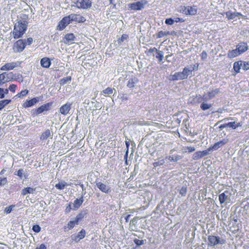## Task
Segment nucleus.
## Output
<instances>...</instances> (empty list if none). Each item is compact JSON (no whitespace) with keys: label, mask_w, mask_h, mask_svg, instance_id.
I'll use <instances>...</instances> for the list:
<instances>
[{"label":"nucleus","mask_w":249,"mask_h":249,"mask_svg":"<svg viewBox=\"0 0 249 249\" xmlns=\"http://www.w3.org/2000/svg\"><path fill=\"white\" fill-rule=\"evenodd\" d=\"M27 24L26 21H20L15 24L13 30L14 38L17 39L22 36L27 30Z\"/></svg>","instance_id":"nucleus-1"},{"label":"nucleus","mask_w":249,"mask_h":249,"mask_svg":"<svg viewBox=\"0 0 249 249\" xmlns=\"http://www.w3.org/2000/svg\"><path fill=\"white\" fill-rule=\"evenodd\" d=\"M148 3L146 0H141L135 2L129 3L128 5V9L133 11H140L144 8L145 6Z\"/></svg>","instance_id":"nucleus-2"},{"label":"nucleus","mask_w":249,"mask_h":249,"mask_svg":"<svg viewBox=\"0 0 249 249\" xmlns=\"http://www.w3.org/2000/svg\"><path fill=\"white\" fill-rule=\"evenodd\" d=\"M74 4L72 6H75L78 9H88L92 5V2L90 0H75Z\"/></svg>","instance_id":"nucleus-3"},{"label":"nucleus","mask_w":249,"mask_h":249,"mask_svg":"<svg viewBox=\"0 0 249 249\" xmlns=\"http://www.w3.org/2000/svg\"><path fill=\"white\" fill-rule=\"evenodd\" d=\"M16 79V74H13V72H4L0 74V86L6 82Z\"/></svg>","instance_id":"nucleus-4"},{"label":"nucleus","mask_w":249,"mask_h":249,"mask_svg":"<svg viewBox=\"0 0 249 249\" xmlns=\"http://www.w3.org/2000/svg\"><path fill=\"white\" fill-rule=\"evenodd\" d=\"M72 106V103L66 102L59 108V112L65 116L70 114L73 112Z\"/></svg>","instance_id":"nucleus-5"},{"label":"nucleus","mask_w":249,"mask_h":249,"mask_svg":"<svg viewBox=\"0 0 249 249\" xmlns=\"http://www.w3.org/2000/svg\"><path fill=\"white\" fill-rule=\"evenodd\" d=\"M220 93V89H213L210 91L208 92L207 94H204L203 96V98L201 97H199L198 98V102H200L202 101V100L205 101H207L210 100L211 99L215 97V96L219 93Z\"/></svg>","instance_id":"nucleus-6"},{"label":"nucleus","mask_w":249,"mask_h":249,"mask_svg":"<svg viewBox=\"0 0 249 249\" xmlns=\"http://www.w3.org/2000/svg\"><path fill=\"white\" fill-rule=\"evenodd\" d=\"M208 240L209 245L211 246H214L218 244H224L226 243L225 240L223 239H220L219 236L214 235H209L208 237Z\"/></svg>","instance_id":"nucleus-7"},{"label":"nucleus","mask_w":249,"mask_h":249,"mask_svg":"<svg viewBox=\"0 0 249 249\" xmlns=\"http://www.w3.org/2000/svg\"><path fill=\"white\" fill-rule=\"evenodd\" d=\"M26 46V40L19 39L18 40L14 45V49L15 52H21Z\"/></svg>","instance_id":"nucleus-8"},{"label":"nucleus","mask_w":249,"mask_h":249,"mask_svg":"<svg viewBox=\"0 0 249 249\" xmlns=\"http://www.w3.org/2000/svg\"><path fill=\"white\" fill-rule=\"evenodd\" d=\"M229 142V140L228 139H224L222 140L214 143L213 145H211L210 147L208 148L209 150L210 151L212 150H216L219 148L222 147Z\"/></svg>","instance_id":"nucleus-9"},{"label":"nucleus","mask_w":249,"mask_h":249,"mask_svg":"<svg viewBox=\"0 0 249 249\" xmlns=\"http://www.w3.org/2000/svg\"><path fill=\"white\" fill-rule=\"evenodd\" d=\"M68 16L71 22L76 21L78 23H83L86 21L85 18L79 14H72Z\"/></svg>","instance_id":"nucleus-10"},{"label":"nucleus","mask_w":249,"mask_h":249,"mask_svg":"<svg viewBox=\"0 0 249 249\" xmlns=\"http://www.w3.org/2000/svg\"><path fill=\"white\" fill-rule=\"evenodd\" d=\"M210 151L207 148L206 150L203 151H198L195 152L193 156V159L194 160H197L199 159L202 158L203 157L209 154Z\"/></svg>","instance_id":"nucleus-11"},{"label":"nucleus","mask_w":249,"mask_h":249,"mask_svg":"<svg viewBox=\"0 0 249 249\" xmlns=\"http://www.w3.org/2000/svg\"><path fill=\"white\" fill-rule=\"evenodd\" d=\"M71 22L69 16L65 17L59 22L57 29L59 30H63Z\"/></svg>","instance_id":"nucleus-12"},{"label":"nucleus","mask_w":249,"mask_h":249,"mask_svg":"<svg viewBox=\"0 0 249 249\" xmlns=\"http://www.w3.org/2000/svg\"><path fill=\"white\" fill-rule=\"evenodd\" d=\"M18 66L17 62L7 63L0 68V70L2 71H10L13 70Z\"/></svg>","instance_id":"nucleus-13"},{"label":"nucleus","mask_w":249,"mask_h":249,"mask_svg":"<svg viewBox=\"0 0 249 249\" xmlns=\"http://www.w3.org/2000/svg\"><path fill=\"white\" fill-rule=\"evenodd\" d=\"M197 12L196 6H186L183 10V13L186 15H195Z\"/></svg>","instance_id":"nucleus-14"},{"label":"nucleus","mask_w":249,"mask_h":249,"mask_svg":"<svg viewBox=\"0 0 249 249\" xmlns=\"http://www.w3.org/2000/svg\"><path fill=\"white\" fill-rule=\"evenodd\" d=\"M40 99V97H36L32 99L31 100H27L25 103H24L23 106L25 108L31 107L38 102Z\"/></svg>","instance_id":"nucleus-15"},{"label":"nucleus","mask_w":249,"mask_h":249,"mask_svg":"<svg viewBox=\"0 0 249 249\" xmlns=\"http://www.w3.org/2000/svg\"><path fill=\"white\" fill-rule=\"evenodd\" d=\"M53 105L52 102L48 103L47 104H44L41 107H39L36 109V113L40 114L45 111L49 110L51 109V107Z\"/></svg>","instance_id":"nucleus-16"},{"label":"nucleus","mask_w":249,"mask_h":249,"mask_svg":"<svg viewBox=\"0 0 249 249\" xmlns=\"http://www.w3.org/2000/svg\"><path fill=\"white\" fill-rule=\"evenodd\" d=\"M75 36L72 33H69L65 35L64 38V43L66 44H71L73 41L75 40Z\"/></svg>","instance_id":"nucleus-17"},{"label":"nucleus","mask_w":249,"mask_h":249,"mask_svg":"<svg viewBox=\"0 0 249 249\" xmlns=\"http://www.w3.org/2000/svg\"><path fill=\"white\" fill-rule=\"evenodd\" d=\"M96 186L103 193L107 194L110 191V188L101 182L96 183Z\"/></svg>","instance_id":"nucleus-18"},{"label":"nucleus","mask_w":249,"mask_h":249,"mask_svg":"<svg viewBox=\"0 0 249 249\" xmlns=\"http://www.w3.org/2000/svg\"><path fill=\"white\" fill-rule=\"evenodd\" d=\"M236 48L240 53L241 54L248 49V46L246 43L242 42L236 45Z\"/></svg>","instance_id":"nucleus-19"},{"label":"nucleus","mask_w":249,"mask_h":249,"mask_svg":"<svg viewBox=\"0 0 249 249\" xmlns=\"http://www.w3.org/2000/svg\"><path fill=\"white\" fill-rule=\"evenodd\" d=\"M86 231L84 229H82L78 233L77 235H76L73 238V240H74L76 242H78L80 240L84 238L86 236Z\"/></svg>","instance_id":"nucleus-20"},{"label":"nucleus","mask_w":249,"mask_h":249,"mask_svg":"<svg viewBox=\"0 0 249 249\" xmlns=\"http://www.w3.org/2000/svg\"><path fill=\"white\" fill-rule=\"evenodd\" d=\"M41 66L45 68H48L51 65V61L48 57H43L40 60Z\"/></svg>","instance_id":"nucleus-21"},{"label":"nucleus","mask_w":249,"mask_h":249,"mask_svg":"<svg viewBox=\"0 0 249 249\" xmlns=\"http://www.w3.org/2000/svg\"><path fill=\"white\" fill-rule=\"evenodd\" d=\"M226 17L228 18V19H233L236 17L241 16L242 14L238 12H232L231 11H229L226 12L225 13Z\"/></svg>","instance_id":"nucleus-22"},{"label":"nucleus","mask_w":249,"mask_h":249,"mask_svg":"<svg viewBox=\"0 0 249 249\" xmlns=\"http://www.w3.org/2000/svg\"><path fill=\"white\" fill-rule=\"evenodd\" d=\"M183 74L182 72H175L174 74L171 76V79L173 81L185 79L184 78L185 76Z\"/></svg>","instance_id":"nucleus-23"},{"label":"nucleus","mask_w":249,"mask_h":249,"mask_svg":"<svg viewBox=\"0 0 249 249\" xmlns=\"http://www.w3.org/2000/svg\"><path fill=\"white\" fill-rule=\"evenodd\" d=\"M84 201L83 196H82L79 199H76L73 202L74 209L77 210L82 205Z\"/></svg>","instance_id":"nucleus-24"},{"label":"nucleus","mask_w":249,"mask_h":249,"mask_svg":"<svg viewBox=\"0 0 249 249\" xmlns=\"http://www.w3.org/2000/svg\"><path fill=\"white\" fill-rule=\"evenodd\" d=\"M138 79L136 77L130 79L127 84V86L129 88H132L135 87V85L138 83Z\"/></svg>","instance_id":"nucleus-25"},{"label":"nucleus","mask_w":249,"mask_h":249,"mask_svg":"<svg viewBox=\"0 0 249 249\" xmlns=\"http://www.w3.org/2000/svg\"><path fill=\"white\" fill-rule=\"evenodd\" d=\"M241 54L237 48L234 50L229 51L228 53V56L230 58H234Z\"/></svg>","instance_id":"nucleus-26"},{"label":"nucleus","mask_w":249,"mask_h":249,"mask_svg":"<svg viewBox=\"0 0 249 249\" xmlns=\"http://www.w3.org/2000/svg\"><path fill=\"white\" fill-rule=\"evenodd\" d=\"M225 193H227L228 192L225 191L219 195V200L221 204L224 203L228 198V196L226 195Z\"/></svg>","instance_id":"nucleus-27"},{"label":"nucleus","mask_w":249,"mask_h":249,"mask_svg":"<svg viewBox=\"0 0 249 249\" xmlns=\"http://www.w3.org/2000/svg\"><path fill=\"white\" fill-rule=\"evenodd\" d=\"M85 216V213H80L77 215L75 218L74 221L76 223V225H78L79 223L83 219Z\"/></svg>","instance_id":"nucleus-28"},{"label":"nucleus","mask_w":249,"mask_h":249,"mask_svg":"<svg viewBox=\"0 0 249 249\" xmlns=\"http://www.w3.org/2000/svg\"><path fill=\"white\" fill-rule=\"evenodd\" d=\"M11 100L8 99H5L0 101V110L4 108L6 106L11 103Z\"/></svg>","instance_id":"nucleus-29"},{"label":"nucleus","mask_w":249,"mask_h":249,"mask_svg":"<svg viewBox=\"0 0 249 249\" xmlns=\"http://www.w3.org/2000/svg\"><path fill=\"white\" fill-rule=\"evenodd\" d=\"M51 135L50 131L49 130H47L42 134H41L40 136V139L42 140H46L48 138L50 137Z\"/></svg>","instance_id":"nucleus-30"},{"label":"nucleus","mask_w":249,"mask_h":249,"mask_svg":"<svg viewBox=\"0 0 249 249\" xmlns=\"http://www.w3.org/2000/svg\"><path fill=\"white\" fill-rule=\"evenodd\" d=\"M168 159L170 161L176 162V161H177L181 159L182 157L180 156H179V155H176L174 156H169Z\"/></svg>","instance_id":"nucleus-31"},{"label":"nucleus","mask_w":249,"mask_h":249,"mask_svg":"<svg viewBox=\"0 0 249 249\" xmlns=\"http://www.w3.org/2000/svg\"><path fill=\"white\" fill-rule=\"evenodd\" d=\"M182 73H183L185 76V79L187 78L188 76L192 74L191 70H190L189 68L185 67L182 71Z\"/></svg>","instance_id":"nucleus-32"},{"label":"nucleus","mask_w":249,"mask_h":249,"mask_svg":"<svg viewBox=\"0 0 249 249\" xmlns=\"http://www.w3.org/2000/svg\"><path fill=\"white\" fill-rule=\"evenodd\" d=\"M34 191V189L31 187H26L23 189L22 194L23 195H26L27 194H33Z\"/></svg>","instance_id":"nucleus-33"},{"label":"nucleus","mask_w":249,"mask_h":249,"mask_svg":"<svg viewBox=\"0 0 249 249\" xmlns=\"http://www.w3.org/2000/svg\"><path fill=\"white\" fill-rule=\"evenodd\" d=\"M67 185L66 182H59L55 184V187L58 190H61L64 189V188Z\"/></svg>","instance_id":"nucleus-34"},{"label":"nucleus","mask_w":249,"mask_h":249,"mask_svg":"<svg viewBox=\"0 0 249 249\" xmlns=\"http://www.w3.org/2000/svg\"><path fill=\"white\" fill-rule=\"evenodd\" d=\"M240 66L244 70L249 69V61H241Z\"/></svg>","instance_id":"nucleus-35"},{"label":"nucleus","mask_w":249,"mask_h":249,"mask_svg":"<svg viewBox=\"0 0 249 249\" xmlns=\"http://www.w3.org/2000/svg\"><path fill=\"white\" fill-rule=\"evenodd\" d=\"M212 107V105L211 104H207L204 102H203L200 105V108L203 110H206Z\"/></svg>","instance_id":"nucleus-36"},{"label":"nucleus","mask_w":249,"mask_h":249,"mask_svg":"<svg viewBox=\"0 0 249 249\" xmlns=\"http://www.w3.org/2000/svg\"><path fill=\"white\" fill-rule=\"evenodd\" d=\"M71 76H68L65 78H62L60 81V84L62 85H64L67 83L68 82H69L71 81Z\"/></svg>","instance_id":"nucleus-37"},{"label":"nucleus","mask_w":249,"mask_h":249,"mask_svg":"<svg viewBox=\"0 0 249 249\" xmlns=\"http://www.w3.org/2000/svg\"><path fill=\"white\" fill-rule=\"evenodd\" d=\"M128 38V36L127 35L124 34L122 36L121 38H119L117 40L118 44L121 45L123 42L126 40Z\"/></svg>","instance_id":"nucleus-38"},{"label":"nucleus","mask_w":249,"mask_h":249,"mask_svg":"<svg viewBox=\"0 0 249 249\" xmlns=\"http://www.w3.org/2000/svg\"><path fill=\"white\" fill-rule=\"evenodd\" d=\"M240 63L241 61L236 62L233 64V69L237 72H238L240 68H242L241 66H240Z\"/></svg>","instance_id":"nucleus-39"},{"label":"nucleus","mask_w":249,"mask_h":249,"mask_svg":"<svg viewBox=\"0 0 249 249\" xmlns=\"http://www.w3.org/2000/svg\"><path fill=\"white\" fill-rule=\"evenodd\" d=\"M113 89L111 88H107V89H104L102 91V92L105 95H110L113 93Z\"/></svg>","instance_id":"nucleus-40"},{"label":"nucleus","mask_w":249,"mask_h":249,"mask_svg":"<svg viewBox=\"0 0 249 249\" xmlns=\"http://www.w3.org/2000/svg\"><path fill=\"white\" fill-rule=\"evenodd\" d=\"M165 161L164 159H161L158 161L154 162L153 165L154 167H157L159 166L162 165L164 164Z\"/></svg>","instance_id":"nucleus-41"},{"label":"nucleus","mask_w":249,"mask_h":249,"mask_svg":"<svg viewBox=\"0 0 249 249\" xmlns=\"http://www.w3.org/2000/svg\"><path fill=\"white\" fill-rule=\"evenodd\" d=\"M169 34H170L169 32H166L165 31H161L157 34V38H161V37H163L164 36H166L167 35H169Z\"/></svg>","instance_id":"nucleus-42"},{"label":"nucleus","mask_w":249,"mask_h":249,"mask_svg":"<svg viewBox=\"0 0 249 249\" xmlns=\"http://www.w3.org/2000/svg\"><path fill=\"white\" fill-rule=\"evenodd\" d=\"M6 177H0V186H3L7 183Z\"/></svg>","instance_id":"nucleus-43"},{"label":"nucleus","mask_w":249,"mask_h":249,"mask_svg":"<svg viewBox=\"0 0 249 249\" xmlns=\"http://www.w3.org/2000/svg\"><path fill=\"white\" fill-rule=\"evenodd\" d=\"M14 174L16 176H18L21 178L23 177L24 174V171L22 169H20L16 171Z\"/></svg>","instance_id":"nucleus-44"},{"label":"nucleus","mask_w":249,"mask_h":249,"mask_svg":"<svg viewBox=\"0 0 249 249\" xmlns=\"http://www.w3.org/2000/svg\"><path fill=\"white\" fill-rule=\"evenodd\" d=\"M75 225H76V223L75 222V221L74 220L73 221H69L68 223V224H67V228L69 230H71L72 229H73L74 226H75Z\"/></svg>","instance_id":"nucleus-45"},{"label":"nucleus","mask_w":249,"mask_h":249,"mask_svg":"<svg viewBox=\"0 0 249 249\" xmlns=\"http://www.w3.org/2000/svg\"><path fill=\"white\" fill-rule=\"evenodd\" d=\"M157 53V54L156 57L159 59L160 62L162 61L163 58V55L162 52L161 51H159Z\"/></svg>","instance_id":"nucleus-46"},{"label":"nucleus","mask_w":249,"mask_h":249,"mask_svg":"<svg viewBox=\"0 0 249 249\" xmlns=\"http://www.w3.org/2000/svg\"><path fill=\"white\" fill-rule=\"evenodd\" d=\"M187 193L186 187H182L179 190V194L181 196H185Z\"/></svg>","instance_id":"nucleus-47"},{"label":"nucleus","mask_w":249,"mask_h":249,"mask_svg":"<svg viewBox=\"0 0 249 249\" xmlns=\"http://www.w3.org/2000/svg\"><path fill=\"white\" fill-rule=\"evenodd\" d=\"M29 92V91L27 89H25L23 90H22L20 93H19L17 96H18V97H21L25 96L27 95Z\"/></svg>","instance_id":"nucleus-48"},{"label":"nucleus","mask_w":249,"mask_h":249,"mask_svg":"<svg viewBox=\"0 0 249 249\" xmlns=\"http://www.w3.org/2000/svg\"><path fill=\"white\" fill-rule=\"evenodd\" d=\"M32 230L35 232L38 233L40 231L41 228L39 225H35L33 226Z\"/></svg>","instance_id":"nucleus-49"},{"label":"nucleus","mask_w":249,"mask_h":249,"mask_svg":"<svg viewBox=\"0 0 249 249\" xmlns=\"http://www.w3.org/2000/svg\"><path fill=\"white\" fill-rule=\"evenodd\" d=\"M15 207V205H12L7 207H6L4 209V212L6 213H9L11 212L12 209Z\"/></svg>","instance_id":"nucleus-50"},{"label":"nucleus","mask_w":249,"mask_h":249,"mask_svg":"<svg viewBox=\"0 0 249 249\" xmlns=\"http://www.w3.org/2000/svg\"><path fill=\"white\" fill-rule=\"evenodd\" d=\"M174 19L172 18H169L165 19V23L167 25H173L174 24Z\"/></svg>","instance_id":"nucleus-51"},{"label":"nucleus","mask_w":249,"mask_h":249,"mask_svg":"<svg viewBox=\"0 0 249 249\" xmlns=\"http://www.w3.org/2000/svg\"><path fill=\"white\" fill-rule=\"evenodd\" d=\"M185 150L186 152H188L191 153L195 150V148L192 146H187L185 147Z\"/></svg>","instance_id":"nucleus-52"},{"label":"nucleus","mask_w":249,"mask_h":249,"mask_svg":"<svg viewBox=\"0 0 249 249\" xmlns=\"http://www.w3.org/2000/svg\"><path fill=\"white\" fill-rule=\"evenodd\" d=\"M17 86L15 84L10 85L9 87V89L12 92H15Z\"/></svg>","instance_id":"nucleus-53"},{"label":"nucleus","mask_w":249,"mask_h":249,"mask_svg":"<svg viewBox=\"0 0 249 249\" xmlns=\"http://www.w3.org/2000/svg\"><path fill=\"white\" fill-rule=\"evenodd\" d=\"M125 143L126 147V148H127V150H126V153H125V158H126L125 162H127V157L128 151L129 146V142H128V141H125Z\"/></svg>","instance_id":"nucleus-54"},{"label":"nucleus","mask_w":249,"mask_h":249,"mask_svg":"<svg viewBox=\"0 0 249 249\" xmlns=\"http://www.w3.org/2000/svg\"><path fill=\"white\" fill-rule=\"evenodd\" d=\"M198 67V65H196V64L193 65H191L190 67H189V68L190 70H191V72H192L194 71L197 70Z\"/></svg>","instance_id":"nucleus-55"},{"label":"nucleus","mask_w":249,"mask_h":249,"mask_svg":"<svg viewBox=\"0 0 249 249\" xmlns=\"http://www.w3.org/2000/svg\"><path fill=\"white\" fill-rule=\"evenodd\" d=\"M134 241L137 245H142L143 244V240H139L138 239H134Z\"/></svg>","instance_id":"nucleus-56"},{"label":"nucleus","mask_w":249,"mask_h":249,"mask_svg":"<svg viewBox=\"0 0 249 249\" xmlns=\"http://www.w3.org/2000/svg\"><path fill=\"white\" fill-rule=\"evenodd\" d=\"M95 109H101L102 108V106L101 104L99 102H96L94 106Z\"/></svg>","instance_id":"nucleus-57"},{"label":"nucleus","mask_w":249,"mask_h":249,"mask_svg":"<svg viewBox=\"0 0 249 249\" xmlns=\"http://www.w3.org/2000/svg\"><path fill=\"white\" fill-rule=\"evenodd\" d=\"M207 57V54L205 51H203L201 53V58L202 60H205Z\"/></svg>","instance_id":"nucleus-58"},{"label":"nucleus","mask_w":249,"mask_h":249,"mask_svg":"<svg viewBox=\"0 0 249 249\" xmlns=\"http://www.w3.org/2000/svg\"><path fill=\"white\" fill-rule=\"evenodd\" d=\"M174 22H182L184 21V20L182 18H175L174 19Z\"/></svg>","instance_id":"nucleus-59"},{"label":"nucleus","mask_w":249,"mask_h":249,"mask_svg":"<svg viewBox=\"0 0 249 249\" xmlns=\"http://www.w3.org/2000/svg\"><path fill=\"white\" fill-rule=\"evenodd\" d=\"M33 42V38L32 37H29L27 38L26 41V45L27 44L28 45H31Z\"/></svg>","instance_id":"nucleus-60"},{"label":"nucleus","mask_w":249,"mask_h":249,"mask_svg":"<svg viewBox=\"0 0 249 249\" xmlns=\"http://www.w3.org/2000/svg\"><path fill=\"white\" fill-rule=\"evenodd\" d=\"M3 89L0 88V99H3L4 98V95L3 93Z\"/></svg>","instance_id":"nucleus-61"},{"label":"nucleus","mask_w":249,"mask_h":249,"mask_svg":"<svg viewBox=\"0 0 249 249\" xmlns=\"http://www.w3.org/2000/svg\"><path fill=\"white\" fill-rule=\"evenodd\" d=\"M158 51H159V50H158V49L156 48H155V47H154L153 48H150L149 50V53H153V52H155L157 53Z\"/></svg>","instance_id":"nucleus-62"},{"label":"nucleus","mask_w":249,"mask_h":249,"mask_svg":"<svg viewBox=\"0 0 249 249\" xmlns=\"http://www.w3.org/2000/svg\"><path fill=\"white\" fill-rule=\"evenodd\" d=\"M38 248L39 249H46V247L44 244H41Z\"/></svg>","instance_id":"nucleus-63"},{"label":"nucleus","mask_w":249,"mask_h":249,"mask_svg":"<svg viewBox=\"0 0 249 249\" xmlns=\"http://www.w3.org/2000/svg\"><path fill=\"white\" fill-rule=\"evenodd\" d=\"M71 205L69 204L68 205V206L67 207V208L66 209V212L69 213L71 211Z\"/></svg>","instance_id":"nucleus-64"}]
</instances>
